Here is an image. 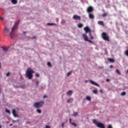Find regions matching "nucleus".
Listing matches in <instances>:
<instances>
[{"instance_id":"nucleus-1","label":"nucleus","mask_w":128,"mask_h":128,"mask_svg":"<svg viewBox=\"0 0 128 128\" xmlns=\"http://www.w3.org/2000/svg\"><path fill=\"white\" fill-rule=\"evenodd\" d=\"M34 71L30 68H28L26 70V76L28 80H32L34 78Z\"/></svg>"},{"instance_id":"nucleus-2","label":"nucleus","mask_w":128,"mask_h":128,"mask_svg":"<svg viewBox=\"0 0 128 128\" xmlns=\"http://www.w3.org/2000/svg\"><path fill=\"white\" fill-rule=\"evenodd\" d=\"M44 104V101H41L35 102L33 105V106L34 108H42Z\"/></svg>"},{"instance_id":"nucleus-3","label":"nucleus","mask_w":128,"mask_h":128,"mask_svg":"<svg viewBox=\"0 0 128 128\" xmlns=\"http://www.w3.org/2000/svg\"><path fill=\"white\" fill-rule=\"evenodd\" d=\"M20 20H18L16 22H15L14 26L12 27V29L11 32L10 33V34H12L14 31V30H16V28H18V24H20Z\"/></svg>"},{"instance_id":"nucleus-4","label":"nucleus","mask_w":128,"mask_h":128,"mask_svg":"<svg viewBox=\"0 0 128 128\" xmlns=\"http://www.w3.org/2000/svg\"><path fill=\"white\" fill-rule=\"evenodd\" d=\"M102 38L104 40H106L107 42H110V37L108 36V34L106 32H103L102 34Z\"/></svg>"},{"instance_id":"nucleus-5","label":"nucleus","mask_w":128,"mask_h":128,"mask_svg":"<svg viewBox=\"0 0 128 128\" xmlns=\"http://www.w3.org/2000/svg\"><path fill=\"white\" fill-rule=\"evenodd\" d=\"M86 12L88 14H90V12H94V8L92 6H89L87 8Z\"/></svg>"},{"instance_id":"nucleus-6","label":"nucleus","mask_w":128,"mask_h":128,"mask_svg":"<svg viewBox=\"0 0 128 128\" xmlns=\"http://www.w3.org/2000/svg\"><path fill=\"white\" fill-rule=\"evenodd\" d=\"M84 30H85L86 34H88V32H89L90 36L92 35V32L90 31V28L88 26H86L84 28Z\"/></svg>"},{"instance_id":"nucleus-7","label":"nucleus","mask_w":128,"mask_h":128,"mask_svg":"<svg viewBox=\"0 0 128 128\" xmlns=\"http://www.w3.org/2000/svg\"><path fill=\"white\" fill-rule=\"evenodd\" d=\"M96 126L99 128H106L104 124L100 122L98 124H97Z\"/></svg>"},{"instance_id":"nucleus-8","label":"nucleus","mask_w":128,"mask_h":128,"mask_svg":"<svg viewBox=\"0 0 128 128\" xmlns=\"http://www.w3.org/2000/svg\"><path fill=\"white\" fill-rule=\"evenodd\" d=\"M73 19L75 20H80L81 18L80 16H78V15H74L73 16Z\"/></svg>"},{"instance_id":"nucleus-9","label":"nucleus","mask_w":128,"mask_h":128,"mask_svg":"<svg viewBox=\"0 0 128 128\" xmlns=\"http://www.w3.org/2000/svg\"><path fill=\"white\" fill-rule=\"evenodd\" d=\"M4 34H5L6 36H8V34H10V29H8V27H5V28L4 30Z\"/></svg>"},{"instance_id":"nucleus-10","label":"nucleus","mask_w":128,"mask_h":128,"mask_svg":"<svg viewBox=\"0 0 128 128\" xmlns=\"http://www.w3.org/2000/svg\"><path fill=\"white\" fill-rule=\"evenodd\" d=\"M82 38H84V40H85L86 42H88V36H86V34H82Z\"/></svg>"},{"instance_id":"nucleus-11","label":"nucleus","mask_w":128,"mask_h":128,"mask_svg":"<svg viewBox=\"0 0 128 128\" xmlns=\"http://www.w3.org/2000/svg\"><path fill=\"white\" fill-rule=\"evenodd\" d=\"M16 109H14L12 111V113L13 116L15 117V118H20V116H18V115H17L16 114Z\"/></svg>"},{"instance_id":"nucleus-12","label":"nucleus","mask_w":128,"mask_h":128,"mask_svg":"<svg viewBox=\"0 0 128 128\" xmlns=\"http://www.w3.org/2000/svg\"><path fill=\"white\" fill-rule=\"evenodd\" d=\"M89 82L92 84H94V86H100V85L98 84V83L92 81V80H89Z\"/></svg>"},{"instance_id":"nucleus-13","label":"nucleus","mask_w":128,"mask_h":128,"mask_svg":"<svg viewBox=\"0 0 128 128\" xmlns=\"http://www.w3.org/2000/svg\"><path fill=\"white\" fill-rule=\"evenodd\" d=\"M88 18L90 20H94V16L92 14L89 13Z\"/></svg>"},{"instance_id":"nucleus-14","label":"nucleus","mask_w":128,"mask_h":128,"mask_svg":"<svg viewBox=\"0 0 128 128\" xmlns=\"http://www.w3.org/2000/svg\"><path fill=\"white\" fill-rule=\"evenodd\" d=\"M98 24H100V26H104V21H98Z\"/></svg>"},{"instance_id":"nucleus-15","label":"nucleus","mask_w":128,"mask_h":128,"mask_svg":"<svg viewBox=\"0 0 128 128\" xmlns=\"http://www.w3.org/2000/svg\"><path fill=\"white\" fill-rule=\"evenodd\" d=\"M72 90H70L67 92V94L68 96H70L72 94Z\"/></svg>"},{"instance_id":"nucleus-16","label":"nucleus","mask_w":128,"mask_h":128,"mask_svg":"<svg viewBox=\"0 0 128 128\" xmlns=\"http://www.w3.org/2000/svg\"><path fill=\"white\" fill-rule=\"evenodd\" d=\"M69 121H70V122L71 124H72L74 126H77V125L76 123L72 122V118H70Z\"/></svg>"},{"instance_id":"nucleus-17","label":"nucleus","mask_w":128,"mask_h":128,"mask_svg":"<svg viewBox=\"0 0 128 128\" xmlns=\"http://www.w3.org/2000/svg\"><path fill=\"white\" fill-rule=\"evenodd\" d=\"M11 2L13 4H18V0H11Z\"/></svg>"},{"instance_id":"nucleus-18","label":"nucleus","mask_w":128,"mask_h":128,"mask_svg":"<svg viewBox=\"0 0 128 128\" xmlns=\"http://www.w3.org/2000/svg\"><path fill=\"white\" fill-rule=\"evenodd\" d=\"M74 99L72 98H70L67 100L68 104H70V102H73Z\"/></svg>"},{"instance_id":"nucleus-19","label":"nucleus","mask_w":128,"mask_h":128,"mask_svg":"<svg viewBox=\"0 0 128 128\" xmlns=\"http://www.w3.org/2000/svg\"><path fill=\"white\" fill-rule=\"evenodd\" d=\"M1 48H2L3 50L5 52H8V48H4V46H2Z\"/></svg>"},{"instance_id":"nucleus-20","label":"nucleus","mask_w":128,"mask_h":128,"mask_svg":"<svg viewBox=\"0 0 128 128\" xmlns=\"http://www.w3.org/2000/svg\"><path fill=\"white\" fill-rule=\"evenodd\" d=\"M108 60L110 62H114V60L112 58H108Z\"/></svg>"},{"instance_id":"nucleus-21","label":"nucleus","mask_w":128,"mask_h":128,"mask_svg":"<svg viewBox=\"0 0 128 128\" xmlns=\"http://www.w3.org/2000/svg\"><path fill=\"white\" fill-rule=\"evenodd\" d=\"M86 100H88L89 102H90L92 100V98H90V96H87L86 97Z\"/></svg>"},{"instance_id":"nucleus-22","label":"nucleus","mask_w":128,"mask_h":128,"mask_svg":"<svg viewBox=\"0 0 128 128\" xmlns=\"http://www.w3.org/2000/svg\"><path fill=\"white\" fill-rule=\"evenodd\" d=\"M78 28H82V26H84V25L80 23L78 24Z\"/></svg>"},{"instance_id":"nucleus-23","label":"nucleus","mask_w":128,"mask_h":128,"mask_svg":"<svg viewBox=\"0 0 128 128\" xmlns=\"http://www.w3.org/2000/svg\"><path fill=\"white\" fill-rule=\"evenodd\" d=\"M56 24L54 23H48L47 26H56Z\"/></svg>"},{"instance_id":"nucleus-24","label":"nucleus","mask_w":128,"mask_h":128,"mask_svg":"<svg viewBox=\"0 0 128 128\" xmlns=\"http://www.w3.org/2000/svg\"><path fill=\"white\" fill-rule=\"evenodd\" d=\"M72 74V70L71 71L69 72L67 74V76H70V74Z\"/></svg>"},{"instance_id":"nucleus-25","label":"nucleus","mask_w":128,"mask_h":128,"mask_svg":"<svg viewBox=\"0 0 128 128\" xmlns=\"http://www.w3.org/2000/svg\"><path fill=\"white\" fill-rule=\"evenodd\" d=\"M78 116V112H74L73 114V116Z\"/></svg>"},{"instance_id":"nucleus-26","label":"nucleus","mask_w":128,"mask_h":128,"mask_svg":"<svg viewBox=\"0 0 128 128\" xmlns=\"http://www.w3.org/2000/svg\"><path fill=\"white\" fill-rule=\"evenodd\" d=\"M93 122L96 124V126H97V124H98L99 122H98L96 120H93Z\"/></svg>"},{"instance_id":"nucleus-27","label":"nucleus","mask_w":128,"mask_h":128,"mask_svg":"<svg viewBox=\"0 0 128 128\" xmlns=\"http://www.w3.org/2000/svg\"><path fill=\"white\" fill-rule=\"evenodd\" d=\"M116 72L117 74H121L120 72V70H116Z\"/></svg>"},{"instance_id":"nucleus-28","label":"nucleus","mask_w":128,"mask_h":128,"mask_svg":"<svg viewBox=\"0 0 128 128\" xmlns=\"http://www.w3.org/2000/svg\"><path fill=\"white\" fill-rule=\"evenodd\" d=\"M92 92H93L94 94H98V90H92Z\"/></svg>"},{"instance_id":"nucleus-29","label":"nucleus","mask_w":128,"mask_h":128,"mask_svg":"<svg viewBox=\"0 0 128 128\" xmlns=\"http://www.w3.org/2000/svg\"><path fill=\"white\" fill-rule=\"evenodd\" d=\"M6 112H7V114H10V110H8V109H6Z\"/></svg>"},{"instance_id":"nucleus-30","label":"nucleus","mask_w":128,"mask_h":128,"mask_svg":"<svg viewBox=\"0 0 128 128\" xmlns=\"http://www.w3.org/2000/svg\"><path fill=\"white\" fill-rule=\"evenodd\" d=\"M125 56H128V50H126L124 52Z\"/></svg>"},{"instance_id":"nucleus-31","label":"nucleus","mask_w":128,"mask_h":128,"mask_svg":"<svg viewBox=\"0 0 128 128\" xmlns=\"http://www.w3.org/2000/svg\"><path fill=\"white\" fill-rule=\"evenodd\" d=\"M36 112H37L38 114H42V110H39V109H37V110H36Z\"/></svg>"},{"instance_id":"nucleus-32","label":"nucleus","mask_w":128,"mask_h":128,"mask_svg":"<svg viewBox=\"0 0 128 128\" xmlns=\"http://www.w3.org/2000/svg\"><path fill=\"white\" fill-rule=\"evenodd\" d=\"M47 65H48V66H49L50 68H51V66H52V64L50 63V62H48Z\"/></svg>"},{"instance_id":"nucleus-33","label":"nucleus","mask_w":128,"mask_h":128,"mask_svg":"<svg viewBox=\"0 0 128 128\" xmlns=\"http://www.w3.org/2000/svg\"><path fill=\"white\" fill-rule=\"evenodd\" d=\"M126 92H123L121 93V96H126Z\"/></svg>"},{"instance_id":"nucleus-34","label":"nucleus","mask_w":128,"mask_h":128,"mask_svg":"<svg viewBox=\"0 0 128 128\" xmlns=\"http://www.w3.org/2000/svg\"><path fill=\"white\" fill-rule=\"evenodd\" d=\"M108 16V13H104L102 14V16L104 18V16Z\"/></svg>"},{"instance_id":"nucleus-35","label":"nucleus","mask_w":128,"mask_h":128,"mask_svg":"<svg viewBox=\"0 0 128 128\" xmlns=\"http://www.w3.org/2000/svg\"><path fill=\"white\" fill-rule=\"evenodd\" d=\"M35 76L36 78H40V74H38V73H36V74H35Z\"/></svg>"},{"instance_id":"nucleus-36","label":"nucleus","mask_w":128,"mask_h":128,"mask_svg":"<svg viewBox=\"0 0 128 128\" xmlns=\"http://www.w3.org/2000/svg\"><path fill=\"white\" fill-rule=\"evenodd\" d=\"M10 72H8L6 74V76H10Z\"/></svg>"},{"instance_id":"nucleus-37","label":"nucleus","mask_w":128,"mask_h":128,"mask_svg":"<svg viewBox=\"0 0 128 128\" xmlns=\"http://www.w3.org/2000/svg\"><path fill=\"white\" fill-rule=\"evenodd\" d=\"M87 42H90V44H92V41L88 39V40H87Z\"/></svg>"},{"instance_id":"nucleus-38","label":"nucleus","mask_w":128,"mask_h":128,"mask_svg":"<svg viewBox=\"0 0 128 128\" xmlns=\"http://www.w3.org/2000/svg\"><path fill=\"white\" fill-rule=\"evenodd\" d=\"M90 38L91 40H94V36H92V35H90Z\"/></svg>"},{"instance_id":"nucleus-39","label":"nucleus","mask_w":128,"mask_h":128,"mask_svg":"<svg viewBox=\"0 0 128 128\" xmlns=\"http://www.w3.org/2000/svg\"><path fill=\"white\" fill-rule=\"evenodd\" d=\"M108 128H112V125H110V124H109V125L108 126Z\"/></svg>"},{"instance_id":"nucleus-40","label":"nucleus","mask_w":128,"mask_h":128,"mask_svg":"<svg viewBox=\"0 0 128 128\" xmlns=\"http://www.w3.org/2000/svg\"><path fill=\"white\" fill-rule=\"evenodd\" d=\"M40 84V82H36V86H38V84Z\"/></svg>"},{"instance_id":"nucleus-41","label":"nucleus","mask_w":128,"mask_h":128,"mask_svg":"<svg viewBox=\"0 0 128 128\" xmlns=\"http://www.w3.org/2000/svg\"><path fill=\"white\" fill-rule=\"evenodd\" d=\"M45 128H50V126L48 125H46Z\"/></svg>"},{"instance_id":"nucleus-42","label":"nucleus","mask_w":128,"mask_h":128,"mask_svg":"<svg viewBox=\"0 0 128 128\" xmlns=\"http://www.w3.org/2000/svg\"><path fill=\"white\" fill-rule=\"evenodd\" d=\"M62 128H64V122L62 123Z\"/></svg>"},{"instance_id":"nucleus-43","label":"nucleus","mask_w":128,"mask_h":128,"mask_svg":"<svg viewBox=\"0 0 128 128\" xmlns=\"http://www.w3.org/2000/svg\"><path fill=\"white\" fill-rule=\"evenodd\" d=\"M43 98H48V96H46V95H44V96H43Z\"/></svg>"},{"instance_id":"nucleus-44","label":"nucleus","mask_w":128,"mask_h":128,"mask_svg":"<svg viewBox=\"0 0 128 128\" xmlns=\"http://www.w3.org/2000/svg\"><path fill=\"white\" fill-rule=\"evenodd\" d=\"M110 68H114V66L112 65H110Z\"/></svg>"},{"instance_id":"nucleus-45","label":"nucleus","mask_w":128,"mask_h":128,"mask_svg":"<svg viewBox=\"0 0 128 128\" xmlns=\"http://www.w3.org/2000/svg\"><path fill=\"white\" fill-rule=\"evenodd\" d=\"M100 92H101L102 94V90H100Z\"/></svg>"},{"instance_id":"nucleus-46","label":"nucleus","mask_w":128,"mask_h":128,"mask_svg":"<svg viewBox=\"0 0 128 128\" xmlns=\"http://www.w3.org/2000/svg\"><path fill=\"white\" fill-rule=\"evenodd\" d=\"M32 38V40H33V38H36V36H33Z\"/></svg>"},{"instance_id":"nucleus-47","label":"nucleus","mask_w":128,"mask_h":128,"mask_svg":"<svg viewBox=\"0 0 128 128\" xmlns=\"http://www.w3.org/2000/svg\"><path fill=\"white\" fill-rule=\"evenodd\" d=\"M23 34H26V32H24Z\"/></svg>"},{"instance_id":"nucleus-48","label":"nucleus","mask_w":128,"mask_h":128,"mask_svg":"<svg viewBox=\"0 0 128 128\" xmlns=\"http://www.w3.org/2000/svg\"><path fill=\"white\" fill-rule=\"evenodd\" d=\"M106 82H110V79H106Z\"/></svg>"},{"instance_id":"nucleus-49","label":"nucleus","mask_w":128,"mask_h":128,"mask_svg":"<svg viewBox=\"0 0 128 128\" xmlns=\"http://www.w3.org/2000/svg\"><path fill=\"white\" fill-rule=\"evenodd\" d=\"M0 20H4V18H2V17H0Z\"/></svg>"},{"instance_id":"nucleus-50","label":"nucleus","mask_w":128,"mask_h":128,"mask_svg":"<svg viewBox=\"0 0 128 128\" xmlns=\"http://www.w3.org/2000/svg\"><path fill=\"white\" fill-rule=\"evenodd\" d=\"M12 126V124H10V126Z\"/></svg>"},{"instance_id":"nucleus-51","label":"nucleus","mask_w":128,"mask_h":128,"mask_svg":"<svg viewBox=\"0 0 128 128\" xmlns=\"http://www.w3.org/2000/svg\"><path fill=\"white\" fill-rule=\"evenodd\" d=\"M126 72H127V74H128V70L126 71Z\"/></svg>"},{"instance_id":"nucleus-52","label":"nucleus","mask_w":128,"mask_h":128,"mask_svg":"<svg viewBox=\"0 0 128 128\" xmlns=\"http://www.w3.org/2000/svg\"><path fill=\"white\" fill-rule=\"evenodd\" d=\"M14 122H16V121H14Z\"/></svg>"},{"instance_id":"nucleus-53","label":"nucleus","mask_w":128,"mask_h":128,"mask_svg":"<svg viewBox=\"0 0 128 128\" xmlns=\"http://www.w3.org/2000/svg\"><path fill=\"white\" fill-rule=\"evenodd\" d=\"M0 128H2V126H0Z\"/></svg>"},{"instance_id":"nucleus-54","label":"nucleus","mask_w":128,"mask_h":128,"mask_svg":"<svg viewBox=\"0 0 128 128\" xmlns=\"http://www.w3.org/2000/svg\"><path fill=\"white\" fill-rule=\"evenodd\" d=\"M14 122V120H13V122Z\"/></svg>"}]
</instances>
